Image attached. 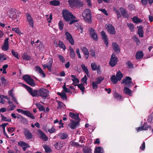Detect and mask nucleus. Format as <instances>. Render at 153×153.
I'll return each instance as SVG.
<instances>
[{"label":"nucleus","instance_id":"nucleus-52","mask_svg":"<svg viewBox=\"0 0 153 153\" xmlns=\"http://www.w3.org/2000/svg\"><path fill=\"white\" fill-rule=\"evenodd\" d=\"M19 145L21 147H25L26 146H28V144L25 142H23L22 141H20L18 142Z\"/></svg>","mask_w":153,"mask_h":153},{"label":"nucleus","instance_id":"nucleus-23","mask_svg":"<svg viewBox=\"0 0 153 153\" xmlns=\"http://www.w3.org/2000/svg\"><path fill=\"white\" fill-rule=\"evenodd\" d=\"M143 29V27L140 25L138 30V34L139 36L142 38L143 37L144 32Z\"/></svg>","mask_w":153,"mask_h":153},{"label":"nucleus","instance_id":"nucleus-16","mask_svg":"<svg viewBox=\"0 0 153 153\" xmlns=\"http://www.w3.org/2000/svg\"><path fill=\"white\" fill-rule=\"evenodd\" d=\"M80 49L83 52L86 59H88L89 56V52L88 49L84 47H81Z\"/></svg>","mask_w":153,"mask_h":153},{"label":"nucleus","instance_id":"nucleus-42","mask_svg":"<svg viewBox=\"0 0 153 153\" xmlns=\"http://www.w3.org/2000/svg\"><path fill=\"white\" fill-rule=\"evenodd\" d=\"M7 59V58L5 55L2 53H0V62H2L4 61Z\"/></svg>","mask_w":153,"mask_h":153},{"label":"nucleus","instance_id":"nucleus-14","mask_svg":"<svg viewBox=\"0 0 153 153\" xmlns=\"http://www.w3.org/2000/svg\"><path fill=\"white\" fill-rule=\"evenodd\" d=\"M113 48L115 52L117 53H119L120 51V48L119 45L116 42H114L112 43Z\"/></svg>","mask_w":153,"mask_h":153},{"label":"nucleus","instance_id":"nucleus-22","mask_svg":"<svg viewBox=\"0 0 153 153\" xmlns=\"http://www.w3.org/2000/svg\"><path fill=\"white\" fill-rule=\"evenodd\" d=\"M57 136L59 137L61 140H65L68 137V135L66 133L61 132L58 134Z\"/></svg>","mask_w":153,"mask_h":153},{"label":"nucleus","instance_id":"nucleus-46","mask_svg":"<svg viewBox=\"0 0 153 153\" xmlns=\"http://www.w3.org/2000/svg\"><path fill=\"white\" fill-rule=\"evenodd\" d=\"M78 88L82 91V93H83L84 92V91L85 90V87L83 85L82 83L78 84L77 85Z\"/></svg>","mask_w":153,"mask_h":153},{"label":"nucleus","instance_id":"nucleus-58","mask_svg":"<svg viewBox=\"0 0 153 153\" xmlns=\"http://www.w3.org/2000/svg\"><path fill=\"white\" fill-rule=\"evenodd\" d=\"M58 57L59 58L60 61L62 63H63L65 62V58L61 54L58 55Z\"/></svg>","mask_w":153,"mask_h":153},{"label":"nucleus","instance_id":"nucleus-4","mask_svg":"<svg viewBox=\"0 0 153 153\" xmlns=\"http://www.w3.org/2000/svg\"><path fill=\"white\" fill-rule=\"evenodd\" d=\"M24 86L28 92L33 97H37L38 98L39 89L33 90L32 88L29 86L26 85H24Z\"/></svg>","mask_w":153,"mask_h":153},{"label":"nucleus","instance_id":"nucleus-49","mask_svg":"<svg viewBox=\"0 0 153 153\" xmlns=\"http://www.w3.org/2000/svg\"><path fill=\"white\" fill-rule=\"evenodd\" d=\"M91 67L92 70L93 71H95L97 68V66L95 63L93 62L91 64Z\"/></svg>","mask_w":153,"mask_h":153},{"label":"nucleus","instance_id":"nucleus-21","mask_svg":"<svg viewBox=\"0 0 153 153\" xmlns=\"http://www.w3.org/2000/svg\"><path fill=\"white\" fill-rule=\"evenodd\" d=\"M69 51L70 57L72 59H74L75 58V53L73 48L71 46L69 47Z\"/></svg>","mask_w":153,"mask_h":153},{"label":"nucleus","instance_id":"nucleus-18","mask_svg":"<svg viewBox=\"0 0 153 153\" xmlns=\"http://www.w3.org/2000/svg\"><path fill=\"white\" fill-rule=\"evenodd\" d=\"M71 123L70 124V127L73 129H74L76 128V126L79 124V121L78 120L77 121H75L73 120H71Z\"/></svg>","mask_w":153,"mask_h":153},{"label":"nucleus","instance_id":"nucleus-12","mask_svg":"<svg viewBox=\"0 0 153 153\" xmlns=\"http://www.w3.org/2000/svg\"><path fill=\"white\" fill-rule=\"evenodd\" d=\"M101 34L102 39L103 40L104 43L106 45V46L108 47V39L104 31L102 30L101 32Z\"/></svg>","mask_w":153,"mask_h":153},{"label":"nucleus","instance_id":"nucleus-57","mask_svg":"<svg viewBox=\"0 0 153 153\" xmlns=\"http://www.w3.org/2000/svg\"><path fill=\"white\" fill-rule=\"evenodd\" d=\"M15 130V127H9L7 128V131L10 134L13 132Z\"/></svg>","mask_w":153,"mask_h":153},{"label":"nucleus","instance_id":"nucleus-56","mask_svg":"<svg viewBox=\"0 0 153 153\" xmlns=\"http://www.w3.org/2000/svg\"><path fill=\"white\" fill-rule=\"evenodd\" d=\"M48 63H49V66H48V68H48L49 71H50L51 69V67L52 66V64L53 63L52 59L51 58L50 59Z\"/></svg>","mask_w":153,"mask_h":153},{"label":"nucleus","instance_id":"nucleus-13","mask_svg":"<svg viewBox=\"0 0 153 153\" xmlns=\"http://www.w3.org/2000/svg\"><path fill=\"white\" fill-rule=\"evenodd\" d=\"M9 38H8L5 39L4 45L1 47V48L3 50L7 51L8 50L9 46Z\"/></svg>","mask_w":153,"mask_h":153},{"label":"nucleus","instance_id":"nucleus-43","mask_svg":"<svg viewBox=\"0 0 153 153\" xmlns=\"http://www.w3.org/2000/svg\"><path fill=\"white\" fill-rule=\"evenodd\" d=\"M104 79L103 77L100 76L96 79V82H97V84H100L104 80Z\"/></svg>","mask_w":153,"mask_h":153},{"label":"nucleus","instance_id":"nucleus-17","mask_svg":"<svg viewBox=\"0 0 153 153\" xmlns=\"http://www.w3.org/2000/svg\"><path fill=\"white\" fill-rule=\"evenodd\" d=\"M69 116L73 119L77 120H79L80 121V119L79 118V114H75L74 113L72 112H70L69 113Z\"/></svg>","mask_w":153,"mask_h":153},{"label":"nucleus","instance_id":"nucleus-29","mask_svg":"<svg viewBox=\"0 0 153 153\" xmlns=\"http://www.w3.org/2000/svg\"><path fill=\"white\" fill-rule=\"evenodd\" d=\"M95 153H104V150L102 147L98 146L96 147L95 149Z\"/></svg>","mask_w":153,"mask_h":153},{"label":"nucleus","instance_id":"nucleus-34","mask_svg":"<svg viewBox=\"0 0 153 153\" xmlns=\"http://www.w3.org/2000/svg\"><path fill=\"white\" fill-rule=\"evenodd\" d=\"M57 94L61 97L62 100H67V95L66 94L65 92H63L62 93L58 92Z\"/></svg>","mask_w":153,"mask_h":153},{"label":"nucleus","instance_id":"nucleus-1","mask_svg":"<svg viewBox=\"0 0 153 153\" xmlns=\"http://www.w3.org/2000/svg\"><path fill=\"white\" fill-rule=\"evenodd\" d=\"M82 14L83 19L85 22L88 23H91L92 21V16L90 10L86 9Z\"/></svg>","mask_w":153,"mask_h":153},{"label":"nucleus","instance_id":"nucleus-53","mask_svg":"<svg viewBox=\"0 0 153 153\" xmlns=\"http://www.w3.org/2000/svg\"><path fill=\"white\" fill-rule=\"evenodd\" d=\"M64 24L62 21L60 20L58 23L59 29L61 30L63 29Z\"/></svg>","mask_w":153,"mask_h":153},{"label":"nucleus","instance_id":"nucleus-28","mask_svg":"<svg viewBox=\"0 0 153 153\" xmlns=\"http://www.w3.org/2000/svg\"><path fill=\"white\" fill-rule=\"evenodd\" d=\"M36 105L40 111H43L44 112H45V108L40 103H37Z\"/></svg>","mask_w":153,"mask_h":153},{"label":"nucleus","instance_id":"nucleus-51","mask_svg":"<svg viewBox=\"0 0 153 153\" xmlns=\"http://www.w3.org/2000/svg\"><path fill=\"white\" fill-rule=\"evenodd\" d=\"M11 53L12 55L15 57L17 58L18 59H19L18 57V54L17 52H15L13 49H12L11 51Z\"/></svg>","mask_w":153,"mask_h":153},{"label":"nucleus","instance_id":"nucleus-50","mask_svg":"<svg viewBox=\"0 0 153 153\" xmlns=\"http://www.w3.org/2000/svg\"><path fill=\"white\" fill-rule=\"evenodd\" d=\"M127 25L132 32L134 31V25L131 23H127Z\"/></svg>","mask_w":153,"mask_h":153},{"label":"nucleus","instance_id":"nucleus-61","mask_svg":"<svg viewBox=\"0 0 153 153\" xmlns=\"http://www.w3.org/2000/svg\"><path fill=\"white\" fill-rule=\"evenodd\" d=\"M97 82H95L94 81H93L92 82V88L94 89H97V88L98 86Z\"/></svg>","mask_w":153,"mask_h":153},{"label":"nucleus","instance_id":"nucleus-62","mask_svg":"<svg viewBox=\"0 0 153 153\" xmlns=\"http://www.w3.org/2000/svg\"><path fill=\"white\" fill-rule=\"evenodd\" d=\"M114 12L117 13V15L118 18L121 17V15L120 14V12L118 10L114 7Z\"/></svg>","mask_w":153,"mask_h":153},{"label":"nucleus","instance_id":"nucleus-25","mask_svg":"<svg viewBox=\"0 0 153 153\" xmlns=\"http://www.w3.org/2000/svg\"><path fill=\"white\" fill-rule=\"evenodd\" d=\"M54 146L56 149L59 150L62 147L63 145L61 141H59L56 143L55 144H54Z\"/></svg>","mask_w":153,"mask_h":153},{"label":"nucleus","instance_id":"nucleus-6","mask_svg":"<svg viewBox=\"0 0 153 153\" xmlns=\"http://www.w3.org/2000/svg\"><path fill=\"white\" fill-rule=\"evenodd\" d=\"M118 61V58L116 56L115 53H113L111 55L109 64L111 67H113L117 64Z\"/></svg>","mask_w":153,"mask_h":153},{"label":"nucleus","instance_id":"nucleus-33","mask_svg":"<svg viewBox=\"0 0 153 153\" xmlns=\"http://www.w3.org/2000/svg\"><path fill=\"white\" fill-rule=\"evenodd\" d=\"M128 88L125 87L123 89L124 92L125 94H128L129 96H131L132 93L131 90Z\"/></svg>","mask_w":153,"mask_h":153},{"label":"nucleus","instance_id":"nucleus-3","mask_svg":"<svg viewBox=\"0 0 153 153\" xmlns=\"http://www.w3.org/2000/svg\"><path fill=\"white\" fill-rule=\"evenodd\" d=\"M62 16L64 19L67 22L70 21L71 19H75V17L67 10L62 11Z\"/></svg>","mask_w":153,"mask_h":153},{"label":"nucleus","instance_id":"nucleus-8","mask_svg":"<svg viewBox=\"0 0 153 153\" xmlns=\"http://www.w3.org/2000/svg\"><path fill=\"white\" fill-rule=\"evenodd\" d=\"M132 79L131 77L128 76H126L125 79H123L122 84H124L125 86L128 87H130L132 83Z\"/></svg>","mask_w":153,"mask_h":153},{"label":"nucleus","instance_id":"nucleus-2","mask_svg":"<svg viewBox=\"0 0 153 153\" xmlns=\"http://www.w3.org/2000/svg\"><path fill=\"white\" fill-rule=\"evenodd\" d=\"M38 97L46 99L49 96V91L48 90L42 87L39 89Z\"/></svg>","mask_w":153,"mask_h":153},{"label":"nucleus","instance_id":"nucleus-11","mask_svg":"<svg viewBox=\"0 0 153 153\" xmlns=\"http://www.w3.org/2000/svg\"><path fill=\"white\" fill-rule=\"evenodd\" d=\"M65 35L66 37V39L68 41L71 45L74 44V40L72 36L68 31H66Z\"/></svg>","mask_w":153,"mask_h":153},{"label":"nucleus","instance_id":"nucleus-40","mask_svg":"<svg viewBox=\"0 0 153 153\" xmlns=\"http://www.w3.org/2000/svg\"><path fill=\"white\" fill-rule=\"evenodd\" d=\"M123 75L121 72L120 71H118L116 74V77L119 81L121 80L123 77Z\"/></svg>","mask_w":153,"mask_h":153},{"label":"nucleus","instance_id":"nucleus-7","mask_svg":"<svg viewBox=\"0 0 153 153\" xmlns=\"http://www.w3.org/2000/svg\"><path fill=\"white\" fill-rule=\"evenodd\" d=\"M88 31L91 37L95 41L98 40V36L96 33V31L93 28L90 27L88 29Z\"/></svg>","mask_w":153,"mask_h":153},{"label":"nucleus","instance_id":"nucleus-24","mask_svg":"<svg viewBox=\"0 0 153 153\" xmlns=\"http://www.w3.org/2000/svg\"><path fill=\"white\" fill-rule=\"evenodd\" d=\"M39 134H40V137L42 138L45 141L47 140H48V138L45 134L41 130H39Z\"/></svg>","mask_w":153,"mask_h":153},{"label":"nucleus","instance_id":"nucleus-15","mask_svg":"<svg viewBox=\"0 0 153 153\" xmlns=\"http://www.w3.org/2000/svg\"><path fill=\"white\" fill-rule=\"evenodd\" d=\"M120 10L123 17L125 18H128V15L126 10L123 7H120Z\"/></svg>","mask_w":153,"mask_h":153},{"label":"nucleus","instance_id":"nucleus-27","mask_svg":"<svg viewBox=\"0 0 153 153\" xmlns=\"http://www.w3.org/2000/svg\"><path fill=\"white\" fill-rule=\"evenodd\" d=\"M82 150L84 153H92V150L89 147L85 146L83 148Z\"/></svg>","mask_w":153,"mask_h":153},{"label":"nucleus","instance_id":"nucleus-38","mask_svg":"<svg viewBox=\"0 0 153 153\" xmlns=\"http://www.w3.org/2000/svg\"><path fill=\"white\" fill-rule=\"evenodd\" d=\"M71 76L73 78L71 79V80L74 83H79V79L76 77V75H71Z\"/></svg>","mask_w":153,"mask_h":153},{"label":"nucleus","instance_id":"nucleus-45","mask_svg":"<svg viewBox=\"0 0 153 153\" xmlns=\"http://www.w3.org/2000/svg\"><path fill=\"white\" fill-rule=\"evenodd\" d=\"M77 1V0H68V2L70 6L74 7L75 6Z\"/></svg>","mask_w":153,"mask_h":153},{"label":"nucleus","instance_id":"nucleus-63","mask_svg":"<svg viewBox=\"0 0 153 153\" xmlns=\"http://www.w3.org/2000/svg\"><path fill=\"white\" fill-rule=\"evenodd\" d=\"M127 65L128 66V67L130 68H132L134 67L133 64L130 61H128L127 63Z\"/></svg>","mask_w":153,"mask_h":153},{"label":"nucleus","instance_id":"nucleus-47","mask_svg":"<svg viewBox=\"0 0 153 153\" xmlns=\"http://www.w3.org/2000/svg\"><path fill=\"white\" fill-rule=\"evenodd\" d=\"M58 45H59L60 48H62L64 50L66 48V47L63 42L61 41H59Z\"/></svg>","mask_w":153,"mask_h":153},{"label":"nucleus","instance_id":"nucleus-30","mask_svg":"<svg viewBox=\"0 0 153 153\" xmlns=\"http://www.w3.org/2000/svg\"><path fill=\"white\" fill-rule=\"evenodd\" d=\"M24 115L27 116L31 118V119L33 120L35 118V117L31 113L30 111H26Z\"/></svg>","mask_w":153,"mask_h":153},{"label":"nucleus","instance_id":"nucleus-10","mask_svg":"<svg viewBox=\"0 0 153 153\" xmlns=\"http://www.w3.org/2000/svg\"><path fill=\"white\" fill-rule=\"evenodd\" d=\"M23 133L25 134V137L27 139L29 140L32 139L33 137V135L30 131L26 128H23Z\"/></svg>","mask_w":153,"mask_h":153},{"label":"nucleus","instance_id":"nucleus-35","mask_svg":"<svg viewBox=\"0 0 153 153\" xmlns=\"http://www.w3.org/2000/svg\"><path fill=\"white\" fill-rule=\"evenodd\" d=\"M110 79L114 84H116L118 80L117 77L115 75H112Z\"/></svg>","mask_w":153,"mask_h":153},{"label":"nucleus","instance_id":"nucleus-44","mask_svg":"<svg viewBox=\"0 0 153 153\" xmlns=\"http://www.w3.org/2000/svg\"><path fill=\"white\" fill-rule=\"evenodd\" d=\"M132 21L135 23H140L142 22V20L135 16H134L133 18Z\"/></svg>","mask_w":153,"mask_h":153},{"label":"nucleus","instance_id":"nucleus-20","mask_svg":"<svg viewBox=\"0 0 153 153\" xmlns=\"http://www.w3.org/2000/svg\"><path fill=\"white\" fill-rule=\"evenodd\" d=\"M144 56L143 53L142 51H139L137 52L135 54V57L137 59H142Z\"/></svg>","mask_w":153,"mask_h":153},{"label":"nucleus","instance_id":"nucleus-5","mask_svg":"<svg viewBox=\"0 0 153 153\" xmlns=\"http://www.w3.org/2000/svg\"><path fill=\"white\" fill-rule=\"evenodd\" d=\"M22 78L27 83L31 86H34L36 85L34 80L29 75H24Z\"/></svg>","mask_w":153,"mask_h":153},{"label":"nucleus","instance_id":"nucleus-31","mask_svg":"<svg viewBox=\"0 0 153 153\" xmlns=\"http://www.w3.org/2000/svg\"><path fill=\"white\" fill-rule=\"evenodd\" d=\"M24 115L27 116L31 118V119L33 120L35 118V117L31 113L30 111H26Z\"/></svg>","mask_w":153,"mask_h":153},{"label":"nucleus","instance_id":"nucleus-32","mask_svg":"<svg viewBox=\"0 0 153 153\" xmlns=\"http://www.w3.org/2000/svg\"><path fill=\"white\" fill-rule=\"evenodd\" d=\"M0 115L1 117V121L7 122H11V120L10 118H7V117L4 116L2 114H1Z\"/></svg>","mask_w":153,"mask_h":153},{"label":"nucleus","instance_id":"nucleus-37","mask_svg":"<svg viewBox=\"0 0 153 153\" xmlns=\"http://www.w3.org/2000/svg\"><path fill=\"white\" fill-rule=\"evenodd\" d=\"M50 4L53 6H58L60 4V2L58 1L53 0L50 2Z\"/></svg>","mask_w":153,"mask_h":153},{"label":"nucleus","instance_id":"nucleus-9","mask_svg":"<svg viewBox=\"0 0 153 153\" xmlns=\"http://www.w3.org/2000/svg\"><path fill=\"white\" fill-rule=\"evenodd\" d=\"M105 27L108 32L111 34L114 35L116 33V31L114 27L112 25L110 24H107L105 25Z\"/></svg>","mask_w":153,"mask_h":153},{"label":"nucleus","instance_id":"nucleus-39","mask_svg":"<svg viewBox=\"0 0 153 153\" xmlns=\"http://www.w3.org/2000/svg\"><path fill=\"white\" fill-rule=\"evenodd\" d=\"M81 67L83 71L87 74L88 75L89 74L88 70L87 67L83 64H82L81 65Z\"/></svg>","mask_w":153,"mask_h":153},{"label":"nucleus","instance_id":"nucleus-54","mask_svg":"<svg viewBox=\"0 0 153 153\" xmlns=\"http://www.w3.org/2000/svg\"><path fill=\"white\" fill-rule=\"evenodd\" d=\"M22 57L23 59L27 61L31 59V57L28 55H24Z\"/></svg>","mask_w":153,"mask_h":153},{"label":"nucleus","instance_id":"nucleus-19","mask_svg":"<svg viewBox=\"0 0 153 153\" xmlns=\"http://www.w3.org/2000/svg\"><path fill=\"white\" fill-rule=\"evenodd\" d=\"M35 71L40 73V74L42 75L43 77H45V73L42 70V69L39 66H36L35 68Z\"/></svg>","mask_w":153,"mask_h":153},{"label":"nucleus","instance_id":"nucleus-26","mask_svg":"<svg viewBox=\"0 0 153 153\" xmlns=\"http://www.w3.org/2000/svg\"><path fill=\"white\" fill-rule=\"evenodd\" d=\"M114 97L117 100L122 101L123 100V98L122 96L116 92H115L114 94Z\"/></svg>","mask_w":153,"mask_h":153},{"label":"nucleus","instance_id":"nucleus-55","mask_svg":"<svg viewBox=\"0 0 153 153\" xmlns=\"http://www.w3.org/2000/svg\"><path fill=\"white\" fill-rule=\"evenodd\" d=\"M133 39L135 41L137 45H139L140 43V41L136 36H134L133 37Z\"/></svg>","mask_w":153,"mask_h":153},{"label":"nucleus","instance_id":"nucleus-59","mask_svg":"<svg viewBox=\"0 0 153 153\" xmlns=\"http://www.w3.org/2000/svg\"><path fill=\"white\" fill-rule=\"evenodd\" d=\"M146 123H144L143 124V126L141 127H139L136 128V130L137 131L139 132V131H141L142 130H143V128L146 125Z\"/></svg>","mask_w":153,"mask_h":153},{"label":"nucleus","instance_id":"nucleus-60","mask_svg":"<svg viewBox=\"0 0 153 153\" xmlns=\"http://www.w3.org/2000/svg\"><path fill=\"white\" fill-rule=\"evenodd\" d=\"M128 8L129 10H133L135 9L134 5L132 4L129 5L128 6Z\"/></svg>","mask_w":153,"mask_h":153},{"label":"nucleus","instance_id":"nucleus-36","mask_svg":"<svg viewBox=\"0 0 153 153\" xmlns=\"http://www.w3.org/2000/svg\"><path fill=\"white\" fill-rule=\"evenodd\" d=\"M56 101L58 103V106L56 108L57 109H58L61 108L65 106V105L62 102L57 100Z\"/></svg>","mask_w":153,"mask_h":153},{"label":"nucleus","instance_id":"nucleus-48","mask_svg":"<svg viewBox=\"0 0 153 153\" xmlns=\"http://www.w3.org/2000/svg\"><path fill=\"white\" fill-rule=\"evenodd\" d=\"M43 148L46 152L50 153L51 152L50 148L47 145L43 146Z\"/></svg>","mask_w":153,"mask_h":153},{"label":"nucleus","instance_id":"nucleus-41","mask_svg":"<svg viewBox=\"0 0 153 153\" xmlns=\"http://www.w3.org/2000/svg\"><path fill=\"white\" fill-rule=\"evenodd\" d=\"M83 5V3L82 2L80 1L79 0H77V1L75 4V6H74L76 7L77 8H78L82 7Z\"/></svg>","mask_w":153,"mask_h":153},{"label":"nucleus","instance_id":"nucleus-64","mask_svg":"<svg viewBox=\"0 0 153 153\" xmlns=\"http://www.w3.org/2000/svg\"><path fill=\"white\" fill-rule=\"evenodd\" d=\"M9 17L10 18H12L13 20H14L17 19V16L15 13L14 14H10L9 15Z\"/></svg>","mask_w":153,"mask_h":153}]
</instances>
